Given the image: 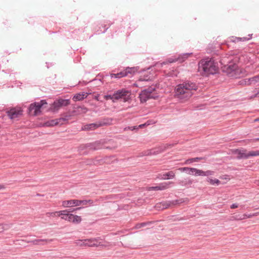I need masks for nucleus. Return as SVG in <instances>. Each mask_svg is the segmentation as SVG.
Segmentation results:
<instances>
[{
    "mask_svg": "<svg viewBox=\"0 0 259 259\" xmlns=\"http://www.w3.org/2000/svg\"><path fill=\"white\" fill-rule=\"evenodd\" d=\"M73 218V214H70L69 215L68 217V218L67 219V221L72 222Z\"/></svg>",
    "mask_w": 259,
    "mask_h": 259,
    "instance_id": "41",
    "label": "nucleus"
},
{
    "mask_svg": "<svg viewBox=\"0 0 259 259\" xmlns=\"http://www.w3.org/2000/svg\"><path fill=\"white\" fill-rule=\"evenodd\" d=\"M192 55V53H185L182 55H179L178 57L169 58L167 61L162 62L161 65L167 64L168 63H171L179 61V62H184L186 59Z\"/></svg>",
    "mask_w": 259,
    "mask_h": 259,
    "instance_id": "11",
    "label": "nucleus"
},
{
    "mask_svg": "<svg viewBox=\"0 0 259 259\" xmlns=\"http://www.w3.org/2000/svg\"><path fill=\"white\" fill-rule=\"evenodd\" d=\"M106 98L107 99H111V100H112L113 101H114L115 100L114 98H113V94L107 95L106 96Z\"/></svg>",
    "mask_w": 259,
    "mask_h": 259,
    "instance_id": "42",
    "label": "nucleus"
},
{
    "mask_svg": "<svg viewBox=\"0 0 259 259\" xmlns=\"http://www.w3.org/2000/svg\"><path fill=\"white\" fill-rule=\"evenodd\" d=\"M88 111V109L84 106H77L74 108L73 112L74 114L79 115L85 113Z\"/></svg>",
    "mask_w": 259,
    "mask_h": 259,
    "instance_id": "18",
    "label": "nucleus"
},
{
    "mask_svg": "<svg viewBox=\"0 0 259 259\" xmlns=\"http://www.w3.org/2000/svg\"><path fill=\"white\" fill-rule=\"evenodd\" d=\"M203 159H204V158H203V157H195V158H190V159H187L186 161V163L189 164V163H192L194 162L198 161L199 160H202Z\"/></svg>",
    "mask_w": 259,
    "mask_h": 259,
    "instance_id": "29",
    "label": "nucleus"
},
{
    "mask_svg": "<svg viewBox=\"0 0 259 259\" xmlns=\"http://www.w3.org/2000/svg\"><path fill=\"white\" fill-rule=\"evenodd\" d=\"M249 157L251 156H259V150L249 151Z\"/></svg>",
    "mask_w": 259,
    "mask_h": 259,
    "instance_id": "36",
    "label": "nucleus"
},
{
    "mask_svg": "<svg viewBox=\"0 0 259 259\" xmlns=\"http://www.w3.org/2000/svg\"><path fill=\"white\" fill-rule=\"evenodd\" d=\"M5 188V186L4 185L0 184V190L4 189Z\"/></svg>",
    "mask_w": 259,
    "mask_h": 259,
    "instance_id": "46",
    "label": "nucleus"
},
{
    "mask_svg": "<svg viewBox=\"0 0 259 259\" xmlns=\"http://www.w3.org/2000/svg\"><path fill=\"white\" fill-rule=\"evenodd\" d=\"M83 208V207H77V208H75V210H80V209H82Z\"/></svg>",
    "mask_w": 259,
    "mask_h": 259,
    "instance_id": "48",
    "label": "nucleus"
},
{
    "mask_svg": "<svg viewBox=\"0 0 259 259\" xmlns=\"http://www.w3.org/2000/svg\"><path fill=\"white\" fill-rule=\"evenodd\" d=\"M193 183V180L189 179V178H187V179H185L184 180H180L178 182V184L181 186H187V185H191Z\"/></svg>",
    "mask_w": 259,
    "mask_h": 259,
    "instance_id": "25",
    "label": "nucleus"
},
{
    "mask_svg": "<svg viewBox=\"0 0 259 259\" xmlns=\"http://www.w3.org/2000/svg\"><path fill=\"white\" fill-rule=\"evenodd\" d=\"M175 177V173L173 171H169L165 174H159L156 177V179L159 180H168L173 179Z\"/></svg>",
    "mask_w": 259,
    "mask_h": 259,
    "instance_id": "14",
    "label": "nucleus"
},
{
    "mask_svg": "<svg viewBox=\"0 0 259 259\" xmlns=\"http://www.w3.org/2000/svg\"><path fill=\"white\" fill-rule=\"evenodd\" d=\"M108 27H107L102 32L104 33L105 32L107 29H108Z\"/></svg>",
    "mask_w": 259,
    "mask_h": 259,
    "instance_id": "51",
    "label": "nucleus"
},
{
    "mask_svg": "<svg viewBox=\"0 0 259 259\" xmlns=\"http://www.w3.org/2000/svg\"><path fill=\"white\" fill-rule=\"evenodd\" d=\"M56 214H57L58 215H59V212L58 211H55V212H47L46 215L47 216V217H54L55 216H56Z\"/></svg>",
    "mask_w": 259,
    "mask_h": 259,
    "instance_id": "38",
    "label": "nucleus"
},
{
    "mask_svg": "<svg viewBox=\"0 0 259 259\" xmlns=\"http://www.w3.org/2000/svg\"><path fill=\"white\" fill-rule=\"evenodd\" d=\"M255 141H259V138L254 140Z\"/></svg>",
    "mask_w": 259,
    "mask_h": 259,
    "instance_id": "52",
    "label": "nucleus"
},
{
    "mask_svg": "<svg viewBox=\"0 0 259 259\" xmlns=\"http://www.w3.org/2000/svg\"><path fill=\"white\" fill-rule=\"evenodd\" d=\"M101 240L99 238L85 239V246L89 247H108L111 245L109 242H106L103 243V242L99 241Z\"/></svg>",
    "mask_w": 259,
    "mask_h": 259,
    "instance_id": "7",
    "label": "nucleus"
},
{
    "mask_svg": "<svg viewBox=\"0 0 259 259\" xmlns=\"http://www.w3.org/2000/svg\"><path fill=\"white\" fill-rule=\"evenodd\" d=\"M98 128L97 122L95 123H92L90 124H88L86 125H84L83 127H82V130H86V131H89V130H94L95 129H96Z\"/></svg>",
    "mask_w": 259,
    "mask_h": 259,
    "instance_id": "23",
    "label": "nucleus"
},
{
    "mask_svg": "<svg viewBox=\"0 0 259 259\" xmlns=\"http://www.w3.org/2000/svg\"><path fill=\"white\" fill-rule=\"evenodd\" d=\"M103 145L100 141H96L92 143H88L85 145H82L79 146V150H83L88 148L91 150H96L102 148Z\"/></svg>",
    "mask_w": 259,
    "mask_h": 259,
    "instance_id": "12",
    "label": "nucleus"
},
{
    "mask_svg": "<svg viewBox=\"0 0 259 259\" xmlns=\"http://www.w3.org/2000/svg\"><path fill=\"white\" fill-rule=\"evenodd\" d=\"M184 202L183 199H179L169 201L162 202L156 204V207L159 209H164L169 207L174 206L177 204L182 203Z\"/></svg>",
    "mask_w": 259,
    "mask_h": 259,
    "instance_id": "8",
    "label": "nucleus"
},
{
    "mask_svg": "<svg viewBox=\"0 0 259 259\" xmlns=\"http://www.w3.org/2000/svg\"><path fill=\"white\" fill-rule=\"evenodd\" d=\"M113 119L111 118L106 117L96 121L98 128L101 126L109 125L112 124Z\"/></svg>",
    "mask_w": 259,
    "mask_h": 259,
    "instance_id": "15",
    "label": "nucleus"
},
{
    "mask_svg": "<svg viewBox=\"0 0 259 259\" xmlns=\"http://www.w3.org/2000/svg\"><path fill=\"white\" fill-rule=\"evenodd\" d=\"M238 66L236 64H231L228 65L227 69L228 73H232L234 72L235 73L238 72Z\"/></svg>",
    "mask_w": 259,
    "mask_h": 259,
    "instance_id": "26",
    "label": "nucleus"
},
{
    "mask_svg": "<svg viewBox=\"0 0 259 259\" xmlns=\"http://www.w3.org/2000/svg\"><path fill=\"white\" fill-rule=\"evenodd\" d=\"M52 241V239H35L32 241V243L34 245H44Z\"/></svg>",
    "mask_w": 259,
    "mask_h": 259,
    "instance_id": "21",
    "label": "nucleus"
},
{
    "mask_svg": "<svg viewBox=\"0 0 259 259\" xmlns=\"http://www.w3.org/2000/svg\"><path fill=\"white\" fill-rule=\"evenodd\" d=\"M130 95L131 94L128 91L125 89H122L114 92L113 94V98L116 100L122 99L124 102H126L129 99Z\"/></svg>",
    "mask_w": 259,
    "mask_h": 259,
    "instance_id": "9",
    "label": "nucleus"
},
{
    "mask_svg": "<svg viewBox=\"0 0 259 259\" xmlns=\"http://www.w3.org/2000/svg\"><path fill=\"white\" fill-rule=\"evenodd\" d=\"M124 71H126V75L127 76L128 74H134L137 71V70L135 67H127L124 70Z\"/></svg>",
    "mask_w": 259,
    "mask_h": 259,
    "instance_id": "31",
    "label": "nucleus"
},
{
    "mask_svg": "<svg viewBox=\"0 0 259 259\" xmlns=\"http://www.w3.org/2000/svg\"><path fill=\"white\" fill-rule=\"evenodd\" d=\"M252 34H249L248 37H232L233 38L236 39L237 40V42L240 41H247L249 39H250L252 38Z\"/></svg>",
    "mask_w": 259,
    "mask_h": 259,
    "instance_id": "28",
    "label": "nucleus"
},
{
    "mask_svg": "<svg viewBox=\"0 0 259 259\" xmlns=\"http://www.w3.org/2000/svg\"><path fill=\"white\" fill-rule=\"evenodd\" d=\"M207 181L212 185H219L221 183L220 181H219L218 179H212L208 178L207 179Z\"/></svg>",
    "mask_w": 259,
    "mask_h": 259,
    "instance_id": "30",
    "label": "nucleus"
},
{
    "mask_svg": "<svg viewBox=\"0 0 259 259\" xmlns=\"http://www.w3.org/2000/svg\"><path fill=\"white\" fill-rule=\"evenodd\" d=\"M150 223H151L150 222H144V223H139V224H137L136 225L135 228L136 229H140L142 227H144L146 226V225H147L148 224H150Z\"/></svg>",
    "mask_w": 259,
    "mask_h": 259,
    "instance_id": "33",
    "label": "nucleus"
},
{
    "mask_svg": "<svg viewBox=\"0 0 259 259\" xmlns=\"http://www.w3.org/2000/svg\"><path fill=\"white\" fill-rule=\"evenodd\" d=\"M68 212L69 211H67V210H64L63 211H58L59 215L61 216L62 219H63L65 220H67V219L68 218V217L70 214V213H68Z\"/></svg>",
    "mask_w": 259,
    "mask_h": 259,
    "instance_id": "27",
    "label": "nucleus"
},
{
    "mask_svg": "<svg viewBox=\"0 0 259 259\" xmlns=\"http://www.w3.org/2000/svg\"><path fill=\"white\" fill-rule=\"evenodd\" d=\"M238 205L237 204H236V203H234V204H232L231 205L230 207H231V208H232V209H234V208H237V207H238Z\"/></svg>",
    "mask_w": 259,
    "mask_h": 259,
    "instance_id": "43",
    "label": "nucleus"
},
{
    "mask_svg": "<svg viewBox=\"0 0 259 259\" xmlns=\"http://www.w3.org/2000/svg\"><path fill=\"white\" fill-rule=\"evenodd\" d=\"M218 70V65L212 59H202L199 63L198 71L202 75L214 74L217 73Z\"/></svg>",
    "mask_w": 259,
    "mask_h": 259,
    "instance_id": "2",
    "label": "nucleus"
},
{
    "mask_svg": "<svg viewBox=\"0 0 259 259\" xmlns=\"http://www.w3.org/2000/svg\"><path fill=\"white\" fill-rule=\"evenodd\" d=\"M106 148H107V149H110V148H109V147H106Z\"/></svg>",
    "mask_w": 259,
    "mask_h": 259,
    "instance_id": "53",
    "label": "nucleus"
},
{
    "mask_svg": "<svg viewBox=\"0 0 259 259\" xmlns=\"http://www.w3.org/2000/svg\"><path fill=\"white\" fill-rule=\"evenodd\" d=\"M155 90V87L151 86L142 91L139 96L141 102H145L149 99H155L157 97V96L153 94Z\"/></svg>",
    "mask_w": 259,
    "mask_h": 259,
    "instance_id": "6",
    "label": "nucleus"
},
{
    "mask_svg": "<svg viewBox=\"0 0 259 259\" xmlns=\"http://www.w3.org/2000/svg\"><path fill=\"white\" fill-rule=\"evenodd\" d=\"M149 123H145L144 124H142L139 125V126H137V127H138V128L139 127L142 128V127L145 126L146 125H149Z\"/></svg>",
    "mask_w": 259,
    "mask_h": 259,
    "instance_id": "44",
    "label": "nucleus"
},
{
    "mask_svg": "<svg viewBox=\"0 0 259 259\" xmlns=\"http://www.w3.org/2000/svg\"><path fill=\"white\" fill-rule=\"evenodd\" d=\"M75 243L76 245H79L80 246H85V241L84 240H78L75 241Z\"/></svg>",
    "mask_w": 259,
    "mask_h": 259,
    "instance_id": "35",
    "label": "nucleus"
},
{
    "mask_svg": "<svg viewBox=\"0 0 259 259\" xmlns=\"http://www.w3.org/2000/svg\"><path fill=\"white\" fill-rule=\"evenodd\" d=\"M81 221V218L80 216L73 214V218L72 222L75 224H78Z\"/></svg>",
    "mask_w": 259,
    "mask_h": 259,
    "instance_id": "32",
    "label": "nucleus"
},
{
    "mask_svg": "<svg viewBox=\"0 0 259 259\" xmlns=\"http://www.w3.org/2000/svg\"><path fill=\"white\" fill-rule=\"evenodd\" d=\"M172 145H169L168 146H171Z\"/></svg>",
    "mask_w": 259,
    "mask_h": 259,
    "instance_id": "54",
    "label": "nucleus"
},
{
    "mask_svg": "<svg viewBox=\"0 0 259 259\" xmlns=\"http://www.w3.org/2000/svg\"><path fill=\"white\" fill-rule=\"evenodd\" d=\"M231 41H233V42H237V40L236 39L233 38L232 37V39H231Z\"/></svg>",
    "mask_w": 259,
    "mask_h": 259,
    "instance_id": "47",
    "label": "nucleus"
},
{
    "mask_svg": "<svg viewBox=\"0 0 259 259\" xmlns=\"http://www.w3.org/2000/svg\"><path fill=\"white\" fill-rule=\"evenodd\" d=\"M173 182H163L159 184L158 186H154V187H150L148 188V191H157V190H164L169 188V185L171 184H173Z\"/></svg>",
    "mask_w": 259,
    "mask_h": 259,
    "instance_id": "13",
    "label": "nucleus"
},
{
    "mask_svg": "<svg viewBox=\"0 0 259 259\" xmlns=\"http://www.w3.org/2000/svg\"><path fill=\"white\" fill-rule=\"evenodd\" d=\"M98 200L96 199L95 201L92 199L89 200H65L62 202V206L64 207H72L73 206H79L80 205H94V202H97Z\"/></svg>",
    "mask_w": 259,
    "mask_h": 259,
    "instance_id": "3",
    "label": "nucleus"
},
{
    "mask_svg": "<svg viewBox=\"0 0 259 259\" xmlns=\"http://www.w3.org/2000/svg\"><path fill=\"white\" fill-rule=\"evenodd\" d=\"M23 111L20 107H15L8 110L6 113L11 119H15L22 115Z\"/></svg>",
    "mask_w": 259,
    "mask_h": 259,
    "instance_id": "10",
    "label": "nucleus"
},
{
    "mask_svg": "<svg viewBox=\"0 0 259 259\" xmlns=\"http://www.w3.org/2000/svg\"><path fill=\"white\" fill-rule=\"evenodd\" d=\"M32 240H29V241H25L24 240H21V242H27V243H32Z\"/></svg>",
    "mask_w": 259,
    "mask_h": 259,
    "instance_id": "45",
    "label": "nucleus"
},
{
    "mask_svg": "<svg viewBox=\"0 0 259 259\" xmlns=\"http://www.w3.org/2000/svg\"><path fill=\"white\" fill-rule=\"evenodd\" d=\"M8 225L4 224H0V233L4 231L6 229V227Z\"/></svg>",
    "mask_w": 259,
    "mask_h": 259,
    "instance_id": "40",
    "label": "nucleus"
},
{
    "mask_svg": "<svg viewBox=\"0 0 259 259\" xmlns=\"http://www.w3.org/2000/svg\"><path fill=\"white\" fill-rule=\"evenodd\" d=\"M198 85L194 82L187 81L177 85L175 88V96L182 102L188 100L192 96Z\"/></svg>",
    "mask_w": 259,
    "mask_h": 259,
    "instance_id": "1",
    "label": "nucleus"
},
{
    "mask_svg": "<svg viewBox=\"0 0 259 259\" xmlns=\"http://www.w3.org/2000/svg\"><path fill=\"white\" fill-rule=\"evenodd\" d=\"M137 129H138V127H137V126H127V127H125L124 128V131H127V130L133 131L134 130H137Z\"/></svg>",
    "mask_w": 259,
    "mask_h": 259,
    "instance_id": "39",
    "label": "nucleus"
},
{
    "mask_svg": "<svg viewBox=\"0 0 259 259\" xmlns=\"http://www.w3.org/2000/svg\"><path fill=\"white\" fill-rule=\"evenodd\" d=\"M185 171H187V172H188V170H185Z\"/></svg>",
    "mask_w": 259,
    "mask_h": 259,
    "instance_id": "55",
    "label": "nucleus"
},
{
    "mask_svg": "<svg viewBox=\"0 0 259 259\" xmlns=\"http://www.w3.org/2000/svg\"><path fill=\"white\" fill-rule=\"evenodd\" d=\"M88 94L85 93H78L75 95L73 98L74 101H81L87 97Z\"/></svg>",
    "mask_w": 259,
    "mask_h": 259,
    "instance_id": "22",
    "label": "nucleus"
},
{
    "mask_svg": "<svg viewBox=\"0 0 259 259\" xmlns=\"http://www.w3.org/2000/svg\"><path fill=\"white\" fill-rule=\"evenodd\" d=\"M179 170L181 171H185L186 170H188V174L190 175H194L195 176H209L213 175L214 171L212 170L203 171L202 170L197 169L193 167H180Z\"/></svg>",
    "mask_w": 259,
    "mask_h": 259,
    "instance_id": "4",
    "label": "nucleus"
},
{
    "mask_svg": "<svg viewBox=\"0 0 259 259\" xmlns=\"http://www.w3.org/2000/svg\"><path fill=\"white\" fill-rule=\"evenodd\" d=\"M70 104V101L68 99H59L56 102H54V105L55 108H59L62 106H66Z\"/></svg>",
    "mask_w": 259,
    "mask_h": 259,
    "instance_id": "17",
    "label": "nucleus"
},
{
    "mask_svg": "<svg viewBox=\"0 0 259 259\" xmlns=\"http://www.w3.org/2000/svg\"><path fill=\"white\" fill-rule=\"evenodd\" d=\"M70 115H65L63 117L52 120V125H62L64 122L67 121L70 118Z\"/></svg>",
    "mask_w": 259,
    "mask_h": 259,
    "instance_id": "16",
    "label": "nucleus"
},
{
    "mask_svg": "<svg viewBox=\"0 0 259 259\" xmlns=\"http://www.w3.org/2000/svg\"><path fill=\"white\" fill-rule=\"evenodd\" d=\"M148 79H145V78L143 79H140V80H148Z\"/></svg>",
    "mask_w": 259,
    "mask_h": 259,
    "instance_id": "50",
    "label": "nucleus"
},
{
    "mask_svg": "<svg viewBox=\"0 0 259 259\" xmlns=\"http://www.w3.org/2000/svg\"><path fill=\"white\" fill-rule=\"evenodd\" d=\"M236 153L238 154V159H248L249 158V152H247L245 150H237Z\"/></svg>",
    "mask_w": 259,
    "mask_h": 259,
    "instance_id": "20",
    "label": "nucleus"
},
{
    "mask_svg": "<svg viewBox=\"0 0 259 259\" xmlns=\"http://www.w3.org/2000/svg\"><path fill=\"white\" fill-rule=\"evenodd\" d=\"M255 215L254 214H247L246 213H244L243 215H242V217H240L239 218L237 219L238 220H244V219H245L246 218H250L253 216H255Z\"/></svg>",
    "mask_w": 259,
    "mask_h": 259,
    "instance_id": "34",
    "label": "nucleus"
},
{
    "mask_svg": "<svg viewBox=\"0 0 259 259\" xmlns=\"http://www.w3.org/2000/svg\"><path fill=\"white\" fill-rule=\"evenodd\" d=\"M110 77L111 78H120L121 77L126 76V71L124 70L121 71L119 72H118L117 73H111L110 74Z\"/></svg>",
    "mask_w": 259,
    "mask_h": 259,
    "instance_id": "24",
    "label": "nucleus"
},
{
    "mask_svg": "<svg viewBox=\"0 0 259 259\" xmlns=\"http://www.w3.org/2000/svg\"><path fill=\"white\" fill-rule=\"evenodd\" d=\"M257 96H259V91L256 94L255 96L256 97Z\"/></svg>",
    "mask_w": 259,
    "mask_h": 259,
    "instance_id": "49",
    "label": "nucleus"
},
{
    "mask_svg": "<svg viewBox=\"0 0 259 259\" xmlns=\"http://www.w3.org/2000/svg\"><path fill=\"white\" fill-rule=\"evenodd\" d=\"M47 103L45 100H41L39 102H34L30 105L28 108V113L30 115L36 116L41 112V108Z\"/></svg>",
    "mask_w": 259,
    "mask_h": 259,
    "instance_id": "5",
    "label": "nucleus"
},
{
    "mask_svg": "<svg viewBox=\"0 0 259 259\" xmlns=\"http://www.w3.org/2000/svg\"><path fill=\"white\" fill-rule=\"evenodd\" d=\"M259 80L258 76H254L249 79L250 83H255L257 82Z\"/></svg>",
    "mask_w": 259,
    "mask_h": 259,
    "instance_id": "37",
    "label": "nucleus"
},
{
    "mask_svg": "<svg viewBox=\"0 0 259 259\" xmlns=\"http://www.w3.org/2000/svg\"><path fill=\"white\" fill-rule=\"evenodd\" d=\"M166 148V146H161V147L157 148V149L151 150L148 153H145V155H156L161 152H163Z\"/></svg>",
    "mask_w": 259,
    "mask_h": 259,
    "instance_id": "19",
    "label": "nucleus"
}]
</instances>
